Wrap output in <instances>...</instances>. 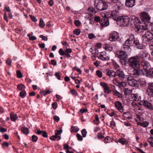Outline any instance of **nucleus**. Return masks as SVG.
I'll return each mask as SVG.
<instances>
[{
    "instance_id": "obj_62",
    "label": "nucleus",
    "mask_w": 153,
    "mask_h": 153,
    "mask_svg": "<svg viewBox=\"0 0 153 153\" xmlns=\"http://www.w3.org/2000/svg\"><path fill=\"white\" fill-rule=\"evenodd\" d=\"M7 129L6 128H4L2 127L0 128V131L2 133H4L6 131Z\"/></svg>"
},
{
    "instance_id": "obj_59",
    "label": "nucleus",
    "mask_w": 153,
    "mask_h": 153,
    "mask_svg": "<svg viewBox=\"0 0 153 153\" xmlns=\"http://www.w3.org/2000/svg\"><path fill=\"white\" fill-rule=\"evenodd\" d=\"M42 136L43 137H48V135L46 132L45 131H43L42 133Z\"/></svg>"
},
{
    "instance_id": "obj_36",
    "label": "nucleus",
    "mask_w": 153,
    "mask_h": 153,
    "mask_svg": "<svg viewBox=\"0 0 153 153\" xmlns=\"http://www.w3.org/2000/svg\"><path fill=\"white\" fill-rule=\"evenodd\" d=\"M38 137L36 135H33L32 136V141L34 142H36V141Z\"/></svg>"
},
{
    "instance_id": "obj_27",
    "label": "nucleus",
    "mask_w": 153,
    "mask_h": 153,
    "mask_svg": "<svg viewBox=\"0 0 153 153\" xmlns=\"http://www.w3.org/2000/svg\"><path fill=\"white\" fill-rule=\"evenodd\" d=\"M114 92V94L116 96H118L119 97L121 98L123 97L122 94L117 90H115Z\"/></svg>"
},
{
    "instance_id": "obj_53",
    "label": "nucleus",
    "mask_w": 153,
    "mask_h": 153,
    "mask_svg": "<svg viewBox=\"0 0 153 153\" xmlns=\"http://www.w3.org/2000/svg\"><path fill=\"white\" fill-rule=\"evenodd\" d=\"M6 62L7 64L9 65H11V60L10 59H8L6 61Z\"/></svg>"
},
{
    "instance_id": "obj_55",
    "label": "nucleus",
    "mask_w": 153,
    "mask_h": 153,
    "mask_svg": "<svg viewBox=\"0 0 153 153\" xmlns=\"http://www.w3.org/2000/svg\"><path fill=\"white\" fill-rule=\"evenodd\" d=\"M57 138V136L53 135L50 137V139L52 140H55Z\"/></svg>"
},
{
    "instance_id": "obj_52",
    "label": "nucleus",
    "mask_w": 153,
    "mask_h": 153,
    "mask_svg": "<svg viewBox=\"0 0 153 153\" xmlns=\"http://www.w3.org/2000/svg\"><path fill=\"white\" fill-rule=\"evenodd\" d=\"M130 45L128 44H126V42H125V44L123 45V48H129Z\"/></svg>"
},
{
    "instance_id": "obj_30",
    "label": "nucleus",
    "mask_w": 153,
    "mask_h": 153,
    "mask_svg": "<svg viewBox=\"0 0 153 153\" xmlns=\"http://www.w3.org/2000/svg\"><path fill=\"white\" fill-rule=\"evenodd\" d=\"M131 92V91L128 88H124V92L126 95H128V94L130 93Z\"/></svg>"
},
{
    "instance_id": "obj_46",
    "label": "nucleus",
    "mask_w": 153,
    "mask_h": 153,
    "mask_svg": "<svg viewBox=\"0 0 153 153\" xmlns=\"http://www.w3.org/2000/svg\"><path fill=\"white\" fill-rule=\"evenodd\" d=\"M62 131L61 130L60 131L56 130L55 131V135L57 136L58 135L60 134L62 132Z\"/></svg>"
},
{
    "instance_id": "obj_44",
    "label": "nucleus",
    "mask_w": 153,
    "mask_h": 153,
    "mask_svg": "<svg viewBox=\"0 0 153 153\" xmlns=\"http://www.w3.org/2000/svg\"><path fill=\"white\" fill-rule=\"evenodd\" d=\"M81 132L83 136L84 137H85L86 136V134L87 133V132L86 131V130L84 129H83L82 130Z\"/></svg>"
},
{
    "instance_id": "obj_39",
    "label": "nucleus",
    "mask_w": 153,
    "mask_h": 153,
    "mask_svg": "<svg viewBox=\"0 0 153 153\" xmlns=\"http://www.w3.org/2000/svg\"><path fill=\"white\" fill-rule=\"evenodd\" d=\"M107 3H115L117 2L119 0H105Z\"/></svg>"
},
{
    "instance_id": "obj_34",
    "label": "nucleus",
    "mask_w": 153,
    "mask_h": 153,
    "mask_svg": "<svg viewBox=\"0 0 153 153\" xmlns=\"http://www.w3.org/2000/svg\"><path fill=\"white\" fill-rule=\"evenodd\" d=\"M40 26L41 27H43L45 26V24L42 19H40L39 22Z\"/></svg>"
},
{
    "instance_id": "obj_38",
    "label": "nucleus",
    "mask_w": 153,
    "mask_h": 153,
    "mask_svg": "<svg viewBox=\"0 0 153 153\" xmlns=\"http://www.w3.org/2000/svg\"><path fill=\"white\" fill-rule=\"evenodd\" d=\"M96 74L97 75V76L100 77V78L102 77V73L99 70H97L96 71Z\"/></svg>"
},
{
    "instance_id": "obj_24",
    "label": "nucleus",
    "mask_w": 153,
    "mask_h": 153,
    "mask_svg": "<svg viewBox=\"0 0 153 153\" xmlns=\"http://www.w3.org/2000/svg\"><path fill=\"white\" fill-rule=\"evenodd\" d=\"M21 131L23 133L26 134H28L29 132L28 128L25 127H22Z\"/></svg>"
},
{
    "instance_id": "obj_5",
    "label": "nucleus",
    "mask_w": 153,
    "mask_h": 153,
    "mask_svg": "<svg viewBox=\"0 0 153 153\" xmlns=\"http://www.w3.org/2000/svg\"><path fill=\"white\" fill-rule=\"evenodd\" d=\"M116 56L117 57L123 60L126 64V62L128 58V55L126 52L124 51H119L116 53Z\"/></svg>"
},
{
    "instance_id": "obj_40",
    "label": "nucleus",
    "mask_w": 153,
    "mask_h": 153,
    "mask_svg": "<svg viewBox=\"0 0 153 153\" xmlns=\"http://www.w3.org/2000/svg\"><path fill=\"white\" fill-rule=\"evenodd\" d=\"M104 88V91L105 93H109L110 92L109 88L108 85Z\"/></svg>"
},
{
    "instance_id": "obj_12",
    "label": "nucleus",
    "mask_w": 153,
    "mask_h": 153,
    "mask_svg": "<svg viewBox=\"0 0 153 153\" xmlns=\"http://www.w3.org/2000/svg\"><path fill=\"white\" fill-rule=\"evenodd\" d=\"M115 107L121 113L123 112L124 108L121 102L119 101H116L114 103Z\"/></svg>"
},
{
    "instance_id": "obj_29",
    "label": "nucleus",
    "mask_w": 153,
    "mask_h": 153,
    "mask_svg": "<svg viewBox=\"0 0 153 153\" xmlns=\"http://www.w3.org/2000/svg\"><path fill=\"white\" fill-rule=\"evenodd\" d=\"M140 125L144 127H146L149 124V123L148 122L144 121L142 123H140Z\"/></svg>"
},
{
    "instance_id": "obj_50",
    "label": "nucleus",
    "mask_w": 153,
    "mask_h": 153,
    "mask_svg": "<svg viewBox=\"0 0 153 153\" xmlns=\"http://www.w3.org/2000/svg\"><path fill=\"white\" fill-rule=\"evenodd\" d=\"M52 106L54 109H55L57 107V104L56 102H54L52 104Z\"/></svg>"
},
{
    "instance_id": "obj_21",
    "label": "nucleus",
    "mask_w": 153,
    "mask_h": 153,
    "mask_svg": "<svg viewBox=\"0 0 153 153\" xmlns=\"http://www.w3.org/2000/svg\"><path fill=\"white\" fill-rule=\"evenodd\" d=\"M18 117L17 115L13 112L12 113L10 114V118L13 121H15L17 119Z\"/></svg>"
},
{
    "instance_id": "obj_9",
    "label": "nucleus",
    "mask_w": 153,
    "mask_h": 153,
    "mask_svg": "<svg viewBox=\"0 0 153 153\" xmlns=\"http://www.w3.org/2000/svg\"><path fill=\"white\" fill-rule=\"evenodd\" d=\"M140 105H142L147 108L153 110V106L151 104L146 100H142L140 101L139 102Z\"/></svg>"
},
{
    "instance_id": "obj_54",
    "label": "nucleus",
    "mask_w": 153,
    "mask_h": 153,
    "mask_svg": "<svg viewBox=\"0 0 153 153\" xmlns=\"http://www.w3.org/2000/svg\"><path fill=\"white\" fill-rule=\"evenodd\" d=\"M70 92L73 95H77L76 92L74 89L71 90L70 91Z\"/></svg>"
},
{
    "instance_id": "obj_4",
    "label": "nucleus",
    "mask_w": 153,
    "mask_h": 153,
    "mask_svg": "<svg viewBox=\"0 0 153 153\" xmlns=\"http://www.w3.org/2000/svg\"><path fill=\"white\" fill-rule=\"evenodd\" d=\"M129 22L130 18L128 16H122L119 17L117 22H120L121 26L125 27L129 25Z\"/></svg>"
},
{
    "instance_id": "obj_22",
    "label": "nucleus",
    "mask_w": 153,
    "mask_h": 153,
    "mask_svg": "<svg viewBox=\"0 0 153 153\" xmlns=\"http://www.w3.org/2000/svg\"><path fill=\"white\" fill-rule=\"evenodd\" d=\"M123 116L124 117L127 118L129 119H131L132 117L130 113L128 111L123 113Z\"/></svg>"
},
{
    "instance_id": "obj_60",
    "label": "nucleus",
    "mask_w": 153,
    "mask_h": 153,
    "mask_svg": "<svg viewBox=\"0 0 153 153\" xmlns=\"http://www.w3.org/2000/svg\"><path fill=\"white\" fill-rule=\"evenodd\" d=\"M53 119L55 121L57 122H58L59 120V117L57 116H54L53 117Z\"/></svg>"
},
{
    "instance_id": "obj_43",
    "label": "nucleus",
    "mask_w": 153,
    "mask_h": 153,
    "mask_svg": "<svg viewBox=\"0 0 153 153\" xmlns=\"http://www.w3.org/2000/svg\"><path fill=\"white\" fill-rule=\"evenodd\" d=\"M76 136L77 138V139L79 141H82V136L79 134H77Z\"/></svg>"
},
{
    "instance_id": "obj_3",
    "label": "nucleus",
    "mask_w": 153,
    "mask_h": 153,
    "mask_svg": "<svg viewBox=\"0 0 153 153\" xmlns=\"http://www.w3.org/2000/svg\"><path fill=\"white\" fill-rule=\"evenodd\" d=\"M139 59L137 56H132L129 58L128 63L129 65L133 68H140V65L139 63Z\"/></svg>"
},
{
    "instance_id": "obj_61",
    "label": "nucleus",
    "mask_w": 153,
    "mask_h": 153,
    "mask_svg": "<svg viewBox=\"0 0 153 153\" xmlns=\"http://www.w3.org/2000/svg\"><path fill=\"white\" fill-rule=\"evenodd\" d=\"M115 126V123L113 121H112L110 123V126L112 127H113Z\"/></svg>"
},
{
    "instance_id": "obj_41",
    "label": "nucleus",
    "mask_w": 153,
    "mask_h": 153,
    "mask_svg": "<svg viewBox=\"0 0 153 153\" xmlns=\"http://www.w3.org/2000/svg\"><path fill=\"white\" fill-rule=\"evenodd\" d=\"M119 142L123 145H124L126 143L125 139L123 138H120L119 140Z\"/></svg>"
},
{
    "instance_id": "obj_64",
    "label": "nucleus",
    "mask_w": 153,
    "mask_h": 153,
    "mask_svg": "<svg viewBox=\"0 0 153 153\" xmlns=\"http://www.w3.org/2000/svg\"><path fill=\"white\" fill-rule=\"evenodd\" d=\"M29 39L30 40H34L36 39V37L34 36H32L30 37L29 38Z\"/></svg>"
},
{
    "instance_id": "obj_57",
    "label": "nucleus",
    "mask_w": 153,
    "mask_h": 153,
    "mask_svg": "<svg viewBox=\"0 0 153 153\" xmlns=\"http://www.w3.org/2000/svg\"><path fill=\"white\" fill-rule=\"evenodd\" d=\"M39 37L42 38V39L45 41H47L48 38L46 37L43 36V35H41Z\"/></svg>"
},
{
    "instance_id": "obj_2",
    "label": "nucleus",
    "mask_w": 153,
    "mask_h": 153,
    "mask_svg": "<svg viewBox=\"0 0 153 153\" xmlns=\"http://www.w3.org/2000/svg\"><path fill=\"white\" fill-rule=\"evenodd\" d=\"M94 6L99 11L106 10L108 7V5L106 2L102 0H95Z\"/></svg>"
},
{
    "instance_id": "obj_63",
    "label": "nucleus",
    "mask_w": 153,
    "mask_h": 153,
    "mask_svg": "<svg viewBox=\"0 0 153 153\" xmlns=\"http://www.w3.org/2000/svg\"><path fill=\"white\" fill-rule=\"evenodd\" d=\"M94 20L96 22H99L100 21V18L99 16H96L94 18Z\"/></svg>"
},
{
    "instance_id": "obj_18",
    "label": "nucleus",
    "mask_w": 153,
    "mask_h": 153,
    "mask_svg": "<svg viewBox=\"0 0 153 153\" xmlns=\"http://www.w3.org/2000/svg\"><path fill=\"white\" fill-rule=\"evenodd\" d=\"M135 0H126L125 4L129 7H132L135 5Z\"/></svg>"
},
{
    "instance_id": "obj_19",
    "label": "nucleus",
    "mask_w": 153,
    "mask_h": 153,
    "mask_svg": "<svg viewBox=\"0 0 153 153\" xmlns=\"http://www.w3.org/2000/svg\"><path fill=\"white\" fill-rule=\"evenodd\" d=\"M106 75L109 76H116V72L112 70H108Z\"/></svg>"
},
{
    "instance_id": "obj_37",
    "label": "nucleus",
    "mask_w": 153,
    "mask_h": 153,
    "mask_svg": "<svg viewBox=\"0 0 153 153\" xmlns=\"http://www.w3.org/2000/svg\"><path fill=\"white\" fill-rule=\"evenodd\" d=\"M80 33V31L79 29H76L74 31V33L75 34L77 35H79Z\"/></svg>"
},
{
    "instance_id": "obj_31",
    "label": "nucleus",
    "mask_w": 153,
    "mask_h": 153,
    "mask_svg": "<svg viewBox=\"0 0 153 153\" xmlns=\"http://www.w3.org/2000/svg\"><path fill=\"white\" fill-rule=\"evenodd\" d=\"M133 44L134 41H135L134 40V35L132 34H131L130 35V37L129 39H128Z\"/></svg>"
},
{
    "instance_id": "obj_25",
    "label": "nucleus",
    "mask_w": 153,
    "mask_h": 153,
    "mask_svg": "<svg viewBox=\"0 0 153 153\" xmlns=\"http://www.w3.org/2000/svg\"><path fill=\"white\" fill-rule=\"evenodd\" d=\"M116 3V4L119 10H120L122 8L123 6V3H122L120 1L119 2L118 1Z\"/></svg>"
},
{
    "instance_id": "obj_42",
    "label": "nucleus",
    "mask_w": 153,
    "mask_h": 153,
    "mask_svg": "<svg viewBox=\"0 0 153 153\" xmlns=\"http://www.w3.org/2000/svg\"><path fill=\"white\" fill-rule=\"evenodd\" d=\"M88 10L89 11L91 12L92 13H96V12L95 11V9L93 7L88 8Z\"/></svg>"
},
{
    "instance_id": "obj_35",
    "label": "nucleus",
    "mask_w": 153,
    "mask_h": 153,
    "mask_svg": "<svg viewBox=\"0 0 153 153\" xmlns=\"http://www.w3.org/2000/svg\"><path fill=\"white\" fill-rule=\"evenodd\" d=\"M104 136L102 134V133L100 132L98 133L97 134V138L98 139H101L102 138H104Z\"/></svg>"
},
{
    "instance_id": "obj_23",
    "label": "nucleus",
    "mask_w": 153,
    "mask_h": 153,
    "mask_svg": "<svg viewBox=\"0 0 153 153\" xmlns=\"http://www.w3.org/2000/svg\"><path fill=\"white\" fill-rule=\"evenodd\" d=\"M140 54L141 58H143L146 57L149 55L148 53L146 51L141 52Z\"/></svg>"
},
{
    "instance_id": "obj_48",
    "label": "nucleus",
    "mask_w": 153,
    "mask_h": 153,
    "mask_svg": "<svg viewBox=\"0 0 153 153\" xmlns=\"http://www.w3.org/2000/svg\"><path fill=\"white\" fill-rule=\"evenodd\" d=\"M59 54L61 55H64L65 53L62 48H60L59 50Z\"/></svg>"
},
{
    "instance_id": "obj_11",
    "label": "nucleus",
    "mask_w": 153,
    "mask_h": 153,
    "mask_svg": "<svg viewBox=\"0 0 153 153\" xmlns=\"http://www.w3.org/2000/svg\"><path fill=\"white\" fill-rule=\"evenodd\" d=\"M140 16L143 20L149 21L150 20L151 17L147 13L145 12H141Z\"/></svg>"
},
{
    "instance_id": "obj_10",
    "label": "nucleus",
    "mask_w": 153,
    "mask_h": 153,
    "mask_svg": "<svg viewBox=\"0 0 153 153\" xmlns=\"http://www.w3.org/2000/svg\"><path fill=\"white\" fill-rule=\"evenodd\" d=\"M111 13L110 14L111 16L109 17L110 18H112L114 20L117 22L119 19V16L117 14L118 11H114V10H111Z\"/></svg>"
},
{
    "instance_id": "obj_28",
    "label": "nucleus",
    "mask_w": 153,
    "mask_h": 153,
    "mask_svg": "<svg viewBox=\"0 0 153 153\" xmlns=\"http://www.w3.org/2000/svg\"><path fill=\"white\" fill-rule=\"evenodd\" d=\"M26 93L25 91H23L20 93L19 95L22 98H24L26 95Z\"/></svg>"
},
{
    "instance_id": "obj_32",
    "label": "nucleus",
    "mask_w": 153,
    "mask_h": 153,
    "mask_svg": "<svg viewBox=\"0 0 153 153\" xmlns=\"http://www.w3.org/2000/svg\"><path fill=\"white\" fill-rule=\"evenodd\" d=\"M51 93V91L47 90V91H43L41 92V94L44 96H45L46 95Z\"/></svg>"
},
{
    "instance_id": "obj_14",
    "label": "nucleus",
    "mask_w": 153,
    "mask_h": 153,
    "mask_svg": "<svg viewBox=\"0 0 153 153\" xmlns=\"http://www.w3.org/2000/svg\"><path fill=\"white\" fill-rule=\"evenodd\" d=\"M144 39H147L148 41H150L153 39V35L152 33L149 31H146L145 34L143 36Z\"/></svg>"
},
{
    "instance_id": "obj_1",
    "label": "nucleus",
    "mask_w": 153,
    "mask_h": 153,
    "mask_svg": "<svg viewBox=\"0 0 153 153\" xmlns=\"http://www.w3.org/2000/svg\"><path fill=\"white\" fill-rule=\"evenodd\" d=\"M141 65L143 67L141 71L143 75L146 76H150L153 77V68H152L149 62L143 61L141 62Z\"/></svg>"
},
{
    "instance_id": "obj_16",
    "label": "nucleus",
    "mask_w": 153,
    "mask_h": 153,
    "mask_svg": "<svg viewBox=\"0 0 153 153\" xmlns=\"http://www.w3.org/2000/svg\"><path fill=\"white\" fill-rule=\"evenodd\" d=\"M110 37L109 39L111 41H115L119 38L118 34L116 32H114L112 33L110 35Z\"/></svg>"
},
{
    "instance_id": "obj_58",
    "label": "nucleus",
    "mask_w": 153,
    "mask_h": 153,
    "mask_svg": "<svg viewBox=\"0 0 153 153\" xmlns=\"http://www.w3.org/2000/svg\"><path fill=\"white\" fill-rule=\"evenodd\" d=\"M140 85L142 86H145L146 85V82L145 81H141L140 82Z\"/></svg>"
},
{
    "instance_id": "obj_26",
    "label": "nucleus",
    "mask_w": 153,
    "mask_h": 153,
    "mask_svg": "<svg viewBox=\"0 0 153 153\" xmlns=\"http://www.w3.org/2000/svg\"><path fill=\"white\" fill-rule=\"evenodd\" d=\"M17 86V88L19 90H23L25 88L24 85L23 84H18Z\"/></svg>"
},
{
    "instance_id": "obj_51",
    "label": "nucleus",
    "mask_w": 153,
    "mask_h": 153,
    "mask_svg": "<svg viewBox=\"0 0 153 153\" xmlns=\"http://www.w3.org/2000/svg\"><path fill=\"white\" fill-rule=\"evenodd\" d=\"M55 75L56 76L57 78L59 80L61 79L60 78V75L59 73V72H56V73Z\"/></svg>"
},
{
    "instance_id": "obj_45",
    "label": "nucleus",
    "mask_w": 153,
    "mask_h": 153,
    "mask_svg": "<svg viewBox=\"0 0 153 153\" xmlns=\"http://www.w3.org/2000/svg\"><path fill=\"white\" fill-rule=\"evenodd\" d=\"M29 16L33 21L34 22H36L37 21V20L35 17L32 15H30Z\"/></svg>"
},
{
    "instance_id": "obj_7",
    "label": "nucleus",
    "mask_w": 153,
    "mask_h": 153,
    "mask_svg": "<svg viewBox=\"0 0 153 153\" xmlns=\"http://www.w3.org/2000/svg\"><path fill=\"white\" fill-rule=\"evenodd\" d=\"M134 30L136 32L140 33L143 32V30H148L147 26L146 25H137L134 27Z\"/></svg>"
},
{
    "instance_id": "obj_49",
    "label": "nucleus",
    "mask_w": 153,
    "mask_h": 153,
    "mask_svg": "<svg viewBox=\"0 0 153 153\" xmlns=\"http://www.w3.org/2000/svg\"><path fill=\"white\" fill-rule=\"evenodd\" d=\"M74 23L76 26H79L80 25L81 23L79 20H76L74 21Z\"/></svg>"
},
{
    "instance_id": "obj_15",
    "label": "nucleus",
    "mask_w": 153,
    "mask_h": 153,
    "mask_svg": "<svg viewBox=\"0 0 153 153\" xmlns=\"http://www.w3.org/2000/svg\"><path fill=\"white\" fill-rule=\"evenodd\" d=\"M118 76L119 78L123 80L125 78V75L123 71L121 69L117 70L116 71V76Z\"/></svg>"
},
{
    "instance_id": "obj_13",
    "label": "nucleus",
    "mask_w": 153,
    "mask_h": 153,
    "mask_svg": "<svg viewBox=\"0 0 153 153\" xmlns=\"http://www.w3.org/2000/svg\"><path fill=\"white\" fill-rule=\"evenodd\" d=\"M146 92L149 96L153 97V83H149Z\"/></svg>"
},
{
    "instance_id": "obj_56",
    "label": "nucleus",
    "mask_w": 153,
    "mask_h": 153,
    "mask_svg": "<svg viewBox=\"0 0 153 153\" xmlns=\"http://www.w3.org/2000/svg\"><path fill=\"white\" fill-rule=\"evenodd\" d=\"M88 36L90 39H92L95 37V36L93 33H90L89 34Z\"/></svg>"
},
{
    "instance_id": "obj_20",
    "label": "nucleus",
    "mask_w": 153,
    "mask_h": 153,
    "mask_svg": "<svg viewBox=\"0 0 153 153\" xmlns=\"http://www.w3.org/2000/svg\"><path fill=\"white\" fill-rule=\"evenodd\" d=\"M109 7L111 11H118L119 10L115 3H113L111 6H109Z\"/></svg>"
},
{
    "instance_id": "obj_47",
    "label": "nucleus",
    "mask_w": 153,
    "mask_h": 153,
    "mask_svg": "<svg viewBox=\"0 0 153 153\" xmlns=\"http://www.w3.org/2000/svg\"><path fill=\"white\" fill-rule=\"evenodd\" d=\"M148 142L150 145L152 147H153V140H152L150 138H148L147 140Z\"/></svg>"
},
{
    "instance_id": "obj_8",
    "label": "nucleus",
    "mask_w": 153,
    "mask_h": 153,
    "mask_svg": "<svg viewBox=\"0 0 153 153\" xmlns=\"http://www.w3.org/2000/svg\"><path fill=\"white\" fill-rule=\"evenodd\" d=\"M103 14H104V16L102 17L100 22L101 25L102 27L108 26L109 25L108 18L107 17L104 13Z\"/></svg>"
},
{
    "instance_id": "obj_17",
    "label": "nucleus",
    "mask_w": 153,
    "mask_h": 153,
    "mask_svg": "<svg viewBox=\"0 0 153 153\" xmlns=\"http://www.w3.org/2000/svg\"><path fill=\"white\" fill-rule=\"evenodd\" d=\"M134 70L132 71V74L135 77H138L141 74V69L139 68H134Z\"/></svg>"
},
{
    "instance_id": "obj_33",
    "label": "nucleus",
    "mask_w": 153,
    "mask_h": 153,
    "mask_svg": "<svg viewBox=\"0 0 153 153\" xmlns=\"http://www.w3.org/2000/svg\"><path fill=\"white\" fill-rule=\"evenodd\" d=\"M16 74L18 78H21L22 77V75L20 71L18 70L17 71Z\"/></svg>"
},
{
    "instance_id": "obj_6",
    "label": "nucleus",
    "mask_w": 153,
    "mask_h": 153,
    "mask_svg": "<svg viewBox=\"0 0 153 153\" xmlns=\"http://www.w3.org/2000/svg\"><path fill=\"white\" fill-rule=\"evenodd\" d=\"M127 82L128 84L131 86L137 87L139 86L137 81L131 76H129L127 78Z\"/></svg>"
}]
</instances>
